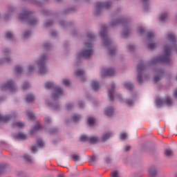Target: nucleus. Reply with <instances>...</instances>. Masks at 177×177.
<instances>
[{
    "label": "nucleus",
    "mask_w": 177,
    "mask_h": 177,
    "mask_svg": "<svg viewBox=\"0 0 177 177\" xmlns=\"http://www.w3.org/2000/svg\"><path fill=\"white\" fill-rule=\"evenodd\" d=\"M87 37L89 39V42L85 44V50L79 54L80 57H85L86 59H89L92 54L93 53V50L92 49V41L95 39V35L92 33H88Z\"/></svg>",
    "instance_id": "1"
},
{
    "label": "nucleus",
    "mask_w": 177,
    "mask_h": 177,
    "mask_svg": "<svg viewBox=\"0 0 177 177\" xmlns=\"http://www.w3.org/2000/svg\"><path fill=\"white\" fill-rule=\"evenodd\" d=\"M171 55V48L165 47L164 50V55L162 57H157L153 60V63H166L169 64V55Z\"/></svg>",
    "instance_id": "2"
},
{
    "label": "nucleus",
    "mask_w": 177,
    "mask_h": 177,
    "mask_svg": "<svg viewBox=\"0 0 177 177\" xmlns=\"http://www.w3.org/2000/svg\"><path fill=\"white\" fill-rule=\"evenodd\" d=\"M100 35L104 41V45L108 48V52H109V55L110 56H114V55H115V49L109 48V46L111 44V41L107 38V33L106 32V30H102L100 32Z\"/></svg>",
    "instance_id": "3"
},
{
    "label": "nucleus",
    "mask_w": 177,
    "mask_h": 177,
    "mask_svg": "<svg viewBox=\"0 0 177 177\" xmlns=\"http://www.w3.org/2000/svg\"><path fill=\"white\" fill-rule=\"evenodd\" d=\"M31 12L30 11H24L22 13L19 15L20 20H28L30 26H35L37 24V19L35 18H30Z\"/></svg>",
    "instance_id": "4"
},
{
    "label": "nucleus",
    "mask_w": 177,
    "mask_h": 177,
    "mask_svg": "<svg viewBox=\"0 0 177 177\" xmlns=\"http://www.w3.org/2000/svg\"><path fill=\"white\" fill-rule=\"evenodd\" d=\"M80 142H88L91 145H95L99 142V138L95 136L88 137L86 135H82L80 136Z\"/></svg>",
    "instance_id": "5"
},
{
    "label": "nucleus",
    "mask_w": 177,
    "mask_h": 177,
    "mask_svg": "<svg viewBox=\"0 0 177 177\" xmlns=\"http://www.w3.org/2000/svg\"><path fill=\"white\" fill-rule=\"evenodd\" d=\"M38 65L39 66V74H46V67L45 66V57H42L39 61H38Z\"/></svg>",
    "instance_id": "6"
},
{
    "label": "nucleus",
    "mask_w": 177,
    "mask_h": 177,
    "mask_svg": "<svg viewBox=\"0 0 177 177\" xmlns=\"http://www.w3.org/2000/svg\"><path fill=\"white\" fill-rule=\"evenodd\" d=\"M111 6V3L109 1L106 2H97L96 3L95 8L97 10H102V9H109Z\"/></svg>",
    "instance_id": "7"
},
{
    "label": "nucleus",
    "mask_w": 177,
    "mask_h": 177,
    "mask_svg": "<svg viewBox=\"0 0 177 177\" xmlns=\"http://www.w3.org/2000/svg\"><path fill=\"white\" fill-rule=\"evenodd\" d=\"M1 89L3 91H5V89H9L10 92H14L16 88L15 87V84H13V82L10 80L1 86Z\"/></svg>",
    "instance_id": "8"
},
{
    "label": "nucleus",
    "mask_w": 177,
    "mask_h": 177,
    "mask_svg": "<svg viewBox=\"0 0 177 177\" xmlns=\"http://www.w3.org/2000/svg\"><path fill=\"white\" fill-rule=\"evenodd\" d=\"M145 69V65L142 64H139L138 66V81L140 84H142V73H143V70Z\"/></svg>",
    "instance_id": "9"
},
{
    "label": "nucleus",
    "mask_w": 177,
    "mask_h": 177,
    "mask_svg": "<svg viewBox=\"0 0 177 177\" xmlns=\"http://www.w3.org/2000/svg\"><path fill=\"white\" fill-rule=\"evenodd\" d=\"M63 95V90L59 87H55V91L52 95L53 99H57L58 97H60Z\"/></svg>",
    "instance_id": "10"
},
{
    "label": "nucleus",
    "mask_w": 177,
    "mask_h": 177,
    "mask_svg": "<svg viewBox=\"0 0 177 177\" xmlns=\"http://www.w3.org/2000/svg\"><path fill=\"white\" fill-rule=\"evenodd\" d=\"M114 74H115V71H114L113 68L102 69V77H104V75L113 77Z\"/></svg>",
    "instance_id": "11"
},
{
    "label": "nucleus",
    "mask_w": 177,
    "mask_h": 177,
    "mask_svg": "<svg viewBox=\"0 0 177 177\" xmlns=\"http://www.w3.org/2000/svg\"><path fill=\"white\" fill-rule=\"evenodd\" d=\"M111 89L109 91L108 95L110 100H113L114 97L113 95V93H114V88H115V86L114 84H111Z\"/></svg>",
    "instance_id": "12"
},
{
    "label": "nucleus",
    "mask_w": 177,
    "mask_h": 177,
    "mask_svg": "<svg viewBox=\"0 0 177 177\" xmlns=\"http://www.w3.org/2000/svg\"><path fill=\"white\" fill-rule=\"evenodd\" d=\"M10 118H12L11 115L2 116L0 115V122H7V121H9Z\"/></svg>",
    "instance_id": "13"
},
{
    "label": "nucleus",
    "mask_w": 177,
    "mask_h": 177,
    "mask_svg": "<svg viewBox=\"0 0 177 177\" xmlns=\"http://www.w3.org/2000/svg\"><path fill=\"white\" fill-rule=\"evenodd\" d=\"M149 172L150 177H154L156 175H157V170L154 167L150 168Z\"/></svg>",
    "instance_id": "14"
},
{
    "label": "nucleus",
    "mask_w": 177,
    "mask_h": 177,
    "mask_svg": "<svg viewBox=\"0 0 177 177\" xmlns=\"http://www.w3.org/2000/svg\"><path fill=\"white\" fill-rule=\"evenodd\" d=\"M105 113L108 117H111V115H113V114H114V110L113 109V108H108L105 111Z\"/></svg>",
    "instance_id": "15"
},
{
    "label": "nucleus",
    "mask_w": 177,
    "mask_h": 177,
    "mask_svg": "<svg viewBox=\"0 0 177 177\" xmlns=\"http://www.w3.org/2000/svg\"><path fill=\"white\" fill-rule=\"evenodd\" d=\"M168 39L169 41H171V42H176V37H175V35L174 33H169L167 35Z\"/></svg>",
    "instance_id": "16"
},
{
    "label": "nucleus",
    "mask_w": 177,
    "mask_h": 177,
    "mask_svg": "<svg viewBox=\"0 0 177 177\" xmlns=\"http://www.w3.org/2000/svg\"><path fill=\"white\" fill-rule=\"evenodd\" d=\"M113 134L111 133H106L104 134L102 136V141L106 142V140H107L108 139H110V138H111Z\"/></svg>",
    "instance_id": "17"
},
{
    "label": "nucleus",
    "mask_w": 177,
    "mask_h": 177,
    "mask_svg": "<svg viewBox=\"0 0 177 177\" xmlns=\"http://www.w3.org/2000/svg\"><path fill=\"white\" fill-rule=\"evenodd\" d=\"M165 156L166 157H172L174 156V151H172L171 149H165Z\"/></svg>",
    "instance_id": "18"
},
{
    "label": "nucleus",
    "mask_w": 177,
    "mask_h": 177,
    "mask_svg": "<svg viewBox=\"0 0 177 177\" xmlns=\"http://www.w3.org/2000/svg\"><path fill=\"white\" fill-rule=\"evenodd\" d=\"M99 86H100V84H99V82L96 81L92 82V88L94 91H97V89H99Z\"/></svg>",
    "instance_id": "19"
},
{
    "label": "nucleus",
    "mask_w": 177,
    "mask_h": 177,
    "mask_svg": "<svg viewBox=\"0 0 177 177\" xmlns=\"http://www.w3.org/2000/svg\"><path fill=\"white\" fill-rule=\"evenodd\" d=\"M34 99L35 97L34 95H32V94H29L26 97L27 103H31V102H33Z\"/></svg>",
    "instance_id": "20"
},
{
    "label": "nucleus",
    "mask_w": 177,
    "mask_h": 177,
    "mask_svg": "<svg viewBox=\"0 0 177 177\" xmlns=\"http://www.w3.org/2000/svg\"><path fill=\"white\" fill-rule=\"evenodd\" d=\"M160 21H165V20H167V19H168V14L167 13H164L162 14L160 17H159Z\"/></svg>",
    "instance_id": "21"
},
{
    "label": "nucleus",
    "mask_w": 177,
    "mask_h": 177,
    "mask_svg": "<svg viewBox=\"0 0 177 177\" xmlns=\"http://www.w3.org/2000/svg\"><path fill=\"white\" fill-rule=\"evenodd\" d=\"M12 125L14 127H17L18 128H23V127H24V123L21 122H15Z\"/></svg>",
    "instance_id": "22"
},
{
    "label": "nucleus",
    "mask_w": 177,
    "mask_h": 177,
    "mask_svg": "<svg viewBox=\"0 0 177 177\" xmlns=\"http://www.w3.org/2000/svg\"><path fill=\"white\" fill-rule=\"evenodd\" d=\"M17 138L19 140H24L27 139V136H26V135H24V133L17 134Z\"/></svg>",
    "instance_id": "23"
},
{
    "label": "nucleus",
    "mask_w": 177,
    "mask_h": 177,
    "mask_svg": "<svg viewBox=\"0 0 177 177\" xmlns=\"http://www.w3.org/2000/svg\"><path fill=\"white\" fill-rule=\"evenodd\" d=\"M124 87L126 88V89H129V91H131V89L133 88V86L129 82H126L124 83Z\"/></svg>",
    "instance_id": "24"
},
{
    "label": "nucleus",
    "mask_w": 177,
    "mask_h": 177,
    "mask_svg": "<svg viewBox=\"0 0 177 177\" xmlns=\"http://www.w3.org/2000/svg\"><path fill=\"white\" fill-rule=\"evenodd\" d=\"M95 120L93 118L90 117V118H88V125L92 126V125H93V124H95Z\"/></svg>",
    "instance_id": "25"
},
{
    "label": "nucleus",
    "mask_w": 177,
    "mask_h": 177,
    "mask_svg": "<svg viewBox=\"0 0 177 177\" xmlns=\"http://www.w3.org/2000/svg\"><path fill=\"white\" fill-rule=\"evenodd\" d=\"M6 38H7V39H13V33L11 32H7L6 33Z\"/></svg>",
    "instance_id": "26"
},
{
    "label": "nucleus",
    "mask_w": 177,
    "mask_h": 177,
    "mask_svg": "<svg viewBox=\"0 0 177 177\" xmlns=\"http://www.w3.org/2000/svg\"><path fill=\"white\" fill-rule=\"evenodd\" d=\"M38 129H41V125H39V124H37L34 128H32L31 129V132H37V131H38Z\"/></svg>",
    "instance_id": "27"
},
{
    "label": "nucleus",
    "mask_w": 177,
    "mask_h": 177,
    "mask_svg": "<svg viewBox=\"0 0 177 177\" xmlns=\"http://www.w3.org/2000/svg\"><path fill=\"white\" fill-rule=\"evenodd\" d=\"M45 88L46 89H50L51 88H53V83L48 82L45 84Z\"/></svg>",
    "instance_id": "28"
},
{
    "label": "nucleus",
    "mask_w": 177,
    "mask_h": 177,
    "mask_svg": "<svg viewBox=\"0 0 177 177\" xmlns=\"http://www.w3.org/2000/svg\"><path fill=\"white\" fill-rule=\"evenodd\" d=\"M15 71L17 74H20L23 71V69L20 66H15Z\"/></svg>",
    "instance_id": "29"
},
{
    "label": "nucleus",
    "mask_w": 177,
    "mask_h": 177,
    "mask_svg": "<svg viewBox=\"0 0 177 177\" xmlns=\"http://www.w3.org/2000/svg\"><path fill=\"white\" fill-rule=\"evenodd\" d=\"M75 75H77V77H82V75H84V71L77 70L75 73Z\"/></svg>",
    "instance_id": "30"
},
{
    "label": "nucleus",
    "mask_w": 177,
    "mask_h": 177,
    "mask_svg": "<svg viewBox=\"0 0 177 177\" xmlns=\"http://www.w3.org/2000/svg\"><path fill=\"white\" fill-rule=\"evenodd\" d=\"M80 119H81V116H80V115H75L73 117V120L75 122H77V121H80Z\"/></svg>",
    "instance_id": "31"
},
{
    "label": "nucleus",
    "mask_w": 177,
    "mask_h": 177,
    "mask_svg": "<svg viewBox=\"0 0 177 177\" xmlns=\"http://www.w3.org/2000/svg\"><path fill=\"white\" fill-rule=\"evenodd\" d=\"M165 103L166 104H167L168 106H169V105L172 104V100H171V98H169V97H167L165 99Z\"/></svg>",
    "instance_id": "32"
},
{
    "label": "nucleus",
    "mask_w": 177,
    "mask_h": 177,
    "mask_svg": "<svg viewBox=\"0 0 177 177\" xmlns=\"http://www.w3.org/2000/svg\"><path fill=\"white\" fill-rule=\"evenodd\" d=\"M127 138H128V135L126 133H122L120 134V139H122V140H125Z\"/></svg>",
    "instance_id": "33"
},
{
    "label": "nucleus",
    "mask_w": 177,
    "mask_h": 177,
    "mask_svg": "<svg viewBox=\"0 0 177 177\" xmlns=\"http://www.w3.org/2000/svg\"><path fill=\"white\" fill-rule=\"evenodd\" d=\"M28 117L30 118V120H34L35 118V116H34V113L31 112H27Z\"/></svg>",
    "instance_id": "34"
},
{
    "label": "nucleus",
    "mask_w": 177,
    "mask_h": 177,
    "mask_svg": "<svg viewBox=\"0 0 177 177\" xmlns=\"http://www.w3.org/2000/svg\"><path fill=\"white\" fill-rule=\"evenodd\" d=\"M37 145L39 146V147H44V141L41 140H38L37 141Z\"/></svg>",
    "instance_id": "35"
},
{
    "label": "nucleus",
    "mask_w": 177,
    "mask_h": 177,
    "mask_svg": "<svg viewBox=\"0 0 177 177\" xmlns=\"http://www.w3.org/2000/svg\"><path fill=\"white\" fill-rule=\"evenodd\" d=\"M62 83L65 86H68L70 85V80H63Z\"/></svg>",
    "instance_id": "36"
},
{
    "label": "nucleus",
    "mask_w": 177,
    "mask_h": 177,
    "mask_svg": "<svg viewBox=\"0 0 177 177\" xmlns=\"http://www.w3.org/2000/svg\"><path fill=\"white\" fill-rule=\"evenodd\" d=\"M24 160H26V161H27L28 162H31V158L30 156H28V155H25L24 156Z\"/></svg>",
    "instance_id": "37"
},
{
    "label": "nucleus",
    "mask_w": 177,
    "mask_h": 177,
    "mask_svg": "<svg viewBox=\"0 0 177 177\" xmlns=\"http://www.w3.org/2000/svg\"><path fill=\"white\" fill-rule=\"evenodd\" d=\"M156 44L149 43L148 44L149 49H154V48H156Z\"/></svg>",
    "instance_id": "38"
},
{
    "label": "nucleus",
    "mask_w": 177,
    "mask_h": 177,
    "mask_svg": "<svg viewBox=\"0 0 177 177\" xmlns=\"http://www.w3.org/2000/svg\"><path fill=\"white\" fill-rule=\"evenodd\" d=\"M72 158L75 161H78L80 160V156L78 155H73Z\"/></svg>",
    "instance_id": "39"
},
{
    "label": "nucleus",
    "mask_w": 177,
    "mask_h": 177,
    "mask_svg": "<svg viewBox=\"0 0 177 177\" xmlns=\"http://www.w3.org/2000/svg\"><path fill=\"white\" fill-rule=\"evenodd\" d=\"M154 37V33L153 32H148L147 33V39H151V38H153Z\"/></svg>",
    "instance_id": "40"
},
{
    "label": "nucleus",
    "mask_w": 177,
    "mask_h": 177,
    "mask_svg": "<svg viewBox=\"0 0 177 177\" xmlns=\"http://www.w3.org/2000/svg\"><path fill=\"white\" fill-rule=\"evenodd\" d=\"M160 77H161V75H156L154 77V82H158V81H160Z\"/></svg>",
    "instance_id": "41"
},
{
    "label": "nucleus",
    "mask_w": 177,
    "mask_h": 177,
    "mask_svg": "<svg viewBox=\"0 0 177 177\" xmlns=\"http://www.w3.org/2000/svg\"><path fill=\"white\" fill-rule=\"evenodd\" d=\"M112 177H120V175L118 174V171H113Z\"/></svg>",
    "instance_id": "42"
},
{
    "label": "nucleus",
    "mask_w": 177,
    "mask_h": 177,
    "mask_svg": "<svg viewBox=\"0 0 177 177\" xmlns=\"http://www.w3.org/2000/svg\"><path fill=\"white\" fill-rule=\"evenodd\" d=\"M162 103H164V101L162 100H156V104L158 106H161V104H162Z\"/></svg>",
    "instance_id": "43"
},
{
    "label": "nucleus",
    "mask_w": 177,
    "mask_h": 177,
    "mask_svg": "<svg viewBox=\"0 0 177 177\" xmlns=\"http://www.w3.org/2000/svg\"><path fill=\"white\" fill-rule=\"evenodd\" d=\"M133 104V101L131 100H127L126 101V104H128V106H132Z\"/></svg>",
    "instance_id": "44"
},
{
    "label": "nucleus",
    "mask_w": 177,
    "mask_h": 177,
    "mask_svg": "<svg viewBox=\"0 0 177 177\" xmlns=\"http://www.w3.org/2000/svg\"><path fill=\"white\" fill-rule=\"evenodd\" d=\"M30 31H28V32H26L24 34V38H28V37H30Z\"/></svg>",
    "instance_id": "45"
},
{
    "label": "nucleus",
    "mask_w": 177,
    "mask_h": 177,
    "mask_svg": "<svg viewBox=\"0 0 177 177\" xmlns=\"http://www.w3.org/2000/svg\"><path fill=\"white\" fill-rule=\"evenodd\" d=\"M29 84L28 83H25L22 87V89H24V91H26V89H27V88H28Z\"/></svg>",
    "instance_id": "46"
},
{
    "label": "nucleus",
    "mask_w": 177,
    "mask_h": 177,
    "mask_svg": "<svg viewBox=\"0 0 177 177\" xmlns=\"http://www.w3.org/2000/svg\"><path fill=\"white\" fill-rule=\"evenodd\" d=\"M32 70H34V66H32V65L29 66V67H28L29 73H31V71H32Z\"/></svg>",
    "instance_id": "47"
},
{
    "label": "nucleus",
    "mask_w": 177,
    "mask_h": 177,
    "mask_svg": "<svg viewBox=\"0 0 177 177\" xmlns=\"http://www.w3.org/2000/svg\"><path fill=\"white\" fill-rule=\"evenodd\" d=\"M128 49L129 50H133V49H135V47L133 46V45H129L128 46Z\"/></svg>",
    "instance_id": "48"
},
{
    "label": "nucleus",
    "mask_w": 177,
    "mask_h": 177,
    "mask_svg": "<svg viewBox=\"0 0 177 177\" xmlns=\"http://www.w3.org/2000/svg\"><path fill=\"white\" fill-rule=\"evenodd\" d=\"M118 23H120V21L118 20L117 21H115L111 23V26H115L116 24H118Z\"/></svg>",
    "instance_id": "49"
},
{
    "label": "nucleus",
    "mask_w": 177,
    "mask_h": 177,
    "mask_svg": "<svg viewBox=\"0 0 177 177\" xmlns=\"http://www.w3.org/2000/svg\"><path fill=\"white\" fill-rule=\"evenodd\" d=\"M31 150H32V153H35L36 150H37V146H33L32 148H31Z\"/></svg>",
    "instance_id": "50"
},
{
    "label": "nucleus",
    "mask_w": 177,
    "mask_h": 177,
    "mask_svg": "<svg viewBox=\"0 0 177 177\" xmlns=\"http://www.w3.org/2000/svg\"><path fill=\"white\" fill-rule=\"evenodd\" d=\"M125 151H129L131 150V146L127 145L125 149H124Z\"/></svg>",
    "instance_id": "51"
},
{
    "label": "nucleus",
    "mask_w": 177,
    "mask_h": 177,
    "mask_svg": "<svg viewBox=\"0 0 177 177\" xmlns=\"http://www.w3.org/2000/svg\"><path fill=\"white\" fill-rule=\"evenodd\" d=\"M127 35H128V30H124L123 32V37H124V38L127 37Z\"/></svg>",
    "instance_id": "52"
},
{
    "label": "nucleus",
    "mask_w": 177,
    "mask_h": 177,
    "mask_svg": "<svg viewBox=\"0 0 177 177\" xmlns=\"http://www.w3.org/2000/svg\"><path fill=\"white\" fill-rule=\"evenodd\" d=\"M143 31H145V30L143 29V28H140L138 29V32H139L140 34H142V33L143 32Z\"/></svg>",
    "instance_id": "53"
},
{
    "label": "nucleus",
    "mask_w": 177,
    "mask_h": 177,
    "mask_svg": "<svg viewBox=\"0 0 177 177\" xmlns=\"http://www.w3.org/2000/svg\"><path fill=\"white\" fill-rule=\"evenodd\" d=\"M44 121H45L46 124H48L50 122V119H49V118H46L44 119Z\"/></svg>",
    "instance_id": "54"
},
{
    "label": "nucleus",
    "mask_w": 177,
    "mask_h": 177,
    "mask_svg": "<svg viewBox=\"0 0 177 177\" xmlns=\"http://www.w3.org/2000/svg\"><path fill=\"white\" fill-rule=\"evenodd\" d=\"M52 24V21H49L48 22H46L45 24L46 27H48V26H50Z\"/></svg>",
    "instance_id": "55"
},
{
    "label": "nucleus",
    "mask_w": 177,
    "mask_h": 177,
    "mask_svg": "<svg viewBox=\"0 0 177 177\" xmlns=\"http://www.w3.org/2000/svg\"><path fill=\"white\" fill-rule=\"evenodd\" d=\"M49 46H50V44H48V43H46L44 44V48L46 49L48 48H49Z\"/></svg>",
    "instance_id": "56"
},
{
    "label": "nucleus",
    "mask_w": 177,
    "mask_h": 177,
    "mask_svg": "<svg viewBox=\"0 0 177 177\" xmlns=\"http://www.w3.org/2000/svg\"><path fill=\"white\" fill-rule=\"evenodd\" d=\"M71 107H73V105L71 104H68L67 106H66V109L68 110H70V109H71Z\"/></svg>",
    "instance_id": "57"
},
{
    "label": "nucleus",
    "mask_w": 177,
    "mask_h": 177,
    "mask_svg": "<svg viewBox=\"0 0 177 177\" xmlns=\"http://www.w3.org/2000/svg\"><path fill=\"white\" fill-rule=\"evenodd\" d=\"M79 107L82 109V107H84V104L82 102L79 103Z\"/></svg>",
    "instance_id": "58"
},
{
    "label": "nucleus",
    "mask_w": 177,
    "mask_h": 177,
    "mask_svg": "<svg viewBox=\"0 0 177 177\" xmlns=\"http://www.w3.org/2000/svg\"><path fill=\"white\" fill-rule=\"evenodd\" d=\"M51 35L55 37L56 35V32H52Z\"/></svg>",
    "instance_id": "59"
},
{
    "label": "nucleus",
    "mask_w": 177,
    "mask_h": 177,
    "mask_svg": "<svg viewBox=\"0 0 177 177\" xmlns=\"http://www.w3.org/2000/svg\"><path fill=\"white\" fill-rule=\"evenodd\" d=\"M96 160V158L95 156H92L91 161H95Z\"/></svg>",
    "instance_id": "60"
},
{
    "label": "nucleus",
    "mask_w": 177,
    "mask_h": 177,
    "mask_svg": "<svg viewBox=\"0 0 177 177\" xmlns=\"http://www.w3.org/2000/svg\"><path fill=\"white\" fill-rule=\"evenodd\" d=\"M8 52H9V50H8V49H6V50H4L5 55H6V53H8Z\"/></svg>",
    "instance_id": "61"
},
{
    "label": "nucleus",
    "mask_w": 177,
    "mask_h": 177,
    "mask_svg": "<svg viewBox=\"0 0 177 177\" xmlns=\"http://www.w3.org/2000/svg\"><path fill=\"white\" fill-rule=\"evenodd\" d=\"M5 62H6V63H8V62H9V58H6V59H5Z\"/></svg>",
    "instance_id": "62"
},
{
    "label": "nucleus",
    "mask_w": 177,
    "mask_h": 177,
    "mask_svg": "<svg viewBox=\"0 0 177 177\" xmlns=\"http://www.w3.org/2000/svg\"><path fill=\"white\" fill-rule=\"evenodd\" d=\"M143 3H147L148 0H142Z\"/></svg>",
    "instance_id": "63"
},
{
    "label": "nucleus",
    "mask_w": 177,
    "mask_h": 177,
    "mask_svg": "<svg viewBox=\"0 0 177 177\" xmlns=\"http://www.w3.org/2000/svg\"><path fill=\"white\" fill-rule=\"evenodd\" d=\"M59 177H64L62 174L59 175Z\"/></svg>",
    "instance_id": "64"
}]
</instances>
